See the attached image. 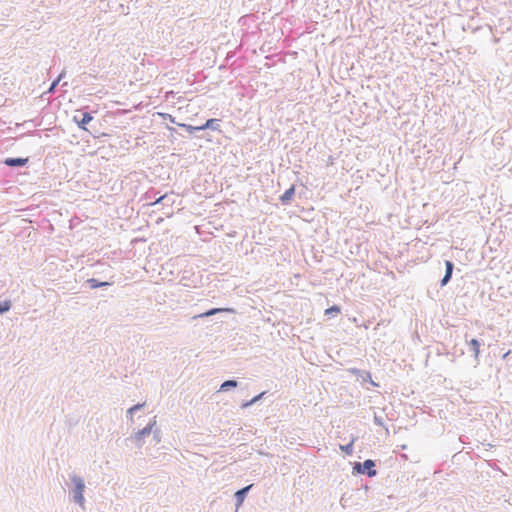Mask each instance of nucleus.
I'll return each instance as SVG.
<instances>
[{"mask_svg": "<svg viewBox=\"0 0 512 512\" xmlns=\"http://www.w3.org/2000/svg\"><path fill=\"white\" fill-rule=\"evenodd\" d=\"M152 433H153V438H154L157 442H159V441H160V434H161V431H160L159 429H157V428H156V429H154V428H153Z\"/></svg>", "mask_w": 512, "mask_h": 512, "instance_id": "nucleus-25", "label": "nucleus"}, {"mask_svg": "<svg viewBox=\"0 0 512 512\" xmlns=\"http://www.w3.org/2000/svg\"><path fill=\"white\" fill-rule=\"evenodd\" d=\"M93 120L90 112L85 110H77L73 116L72 121L77 124L78 128L87 131V125Z\"/></svg>", "mask_w": 512, "mask_h": 512, "instance_id": "nucleus-5", "label": "nucleus"}, {"mask_svg": "<svg viewBox=\"0 0 512 512\" xmlns=\"http://www.w3.org/2000/svg\"><path fill=\"white\" fill-rule=\"evenodd\" d=\"M178 126L183 128V129H185L189 134L195 135V136H197L198 132L203 131L202 125L193 126V125H190V124L181 123V124H178Z\"/></svg>", "mask_w": 512, "mask_h": 512, "instance_id": "nucleus-17", "label": "nucleus"}, {"mask_svg": "<svg viewBox=\"0 0 512 512\" xmlns=\"http://www.w3.org/2000/svg\"><path fill=\"white\" fill-rule=\"evenodd\" d=\"M220 122L221 120L216 118L207 119L206 122L202 124V129L203 131L210 129L213 131L222 132L220 129Z\"/></svg>", "mask_w": 512, "mask_h": 512, "instance_id": "nucleus-13", "label": "nucleus"}, {"mask_svg": "<svg viewBox=\"0 0 512 512\" xmlns=\"http://www.w3.org/2000/svg\"><path fill=\"white\" fill-rule=\"evenodd\" d=\"M296 193V186L292 184L285 192L279 197L282 205H290Z\"/></svg>", "mask_w": 512, "mask_h": 512, "instance_id": "nucleus-12", "label": "nucleus"}, {"mask_svg": "<svg viewBox=\"0 0 512 512\" xmlns=\"http://www.w3.org/2000/svg\"><path fill=\"white\" fill-rule=\"evenodd\" d=\"M444 264H445V274L442 277V279L440 280L441 288L445 287L450 282V280L453 276L454 269H455V265L451 260H445Z\"/></svg>", "mask_w": 512, "mask_h": 512, "instance_id": "nucleus-10", "label": "nucleus"}, {"mask_svg": "<svg viewBox=\"0 0 512 512\" xmlns=\"http://www.w3.org/2000/svg\"><path fill=\"white\" fill-rule=\"evenodd\" d=\"M162 116V118L164 120H168L170 123H173V124H179L178 122H176V119L174 116H172L171 114H168V113H161L160 114Z\"/></svg>", "mask_w": 512, "mask_h": 512, "instance_id": "nucleus-22", "label": "nucleus"}, {"mask_svg": "<svg viewBox=\"0 0 512 512\" xmlns=\"http://www.w3.org/2000/svg\"><path fill=\"white\" fill-rule=\"evenodd\" d=\"M253 486H254V484H249L247 486H244V487L238 489L234 493L236 509H239L243 505L248 493L250 492V490L252 489Z\"/></svg>", "mask_w": 512, "mask_h": 512, "instance_id": "nucleus-6", "label": "nucleus"}, {"mask_svg": "<svg viewBox=\"0 0 512 512\" xmlns=\"http://www.w3.org/2000/svg\"><path fill=\"white\" fill-rule=\"evenodd\" d=\"M350 372L356 376L357 380H361L362 382H368L374 387H379V384L372 380V375L369 371L361 370L358 368H352Z\"/></svg>", "mask_w": 512, "mask_h": 512, "instance_id": "nucleus-9", "label": "nucleus"}, {"mask_svg": "<svg viewBox=\"0 0 512 512\" xmlns=\"http://www.w3.org/2000/svg\"><path fill=\"white\" fill-rule=\"evenodd\" d=\"M29 160V157H7L2 163L10 168H20L26 166Z\"/></svg>", "mask_w": 512, "mask_h": 512, "instance_id": "nucleus-7", "label": "nucleus"}, {"mask_svg": "<svg viewBox=\"0 0 512 512\" xmlns=\"http://www.w3.org/2000/svg\"><path fill=\"white\" fill-rule=\"evenodd\" d=\"M145 406V403H137L135 405H133L132 407H130L128 410H127V416H130L132 418V415L141 410L143 407Z\"/></svg>", "mask_w": 512, "mask_h": 512, "instance_id": "nucleus-20", "label": "nucleus"}, {"mask_svg": "<svg viewBox=\"0 0 512 512\" xmlns=\"http://www.w3.org/2000/svg\"><path fill=\"white\" fill-rule=\"evenodd\" d=\"M236 310L228 307H209L202 308L201 305H195L187 315L189 320H198L200 318H208L218 316L221 319H234Z\"/></svg>", "mask_w": 512, "mask_h": 512, "instance_id": "nucleus-1", "label": "nucleus"}, {"mask_svg": "<svg viewBox=\"0 0 512 512\" xmlns=\"http://www.w3.org/2000/svg\"><path fill=\"white\" fill-rule=\"evenodd\" d=\"M166 199H169L168 193H165V194L161 195L160 197H158L154 202L151 203V205H156V204H160V203L164 204Z\"/></svg>", "mask_w": 512, "mask_h": 512, "instance_id": "nucleus-21", "label": "nucleus"}, {"mask_svg": "<svg viewBox=\"0 0 512 512\" xmlns=\"http://www.w3.org/2000/svg\"><path fill=\"white\" fill-rule=\"evenodd\" d=\"M167 129L171 132V134L177 132L176 129L174 127H171V126H167Z\"/></svg>", "mask_w": 512, "mask_h": 512, "instance_id": "nucleus-28", "label": "nucleus"}, {"mask_svg": "<svg viewBox=\"0 0 512 512\" xmlns=\"http://www.w3.org/2000/svg\"><path fill=\"white\" fill-rule=\"evenodd\" d=\"M12 308V302L9 299H5L0 302V316L8 312Z\"/></svg>", "mask_w": 512, "mask_h": 512, "instance_id": "nucleus-18", "label": "nucleus"}, {"mask_svg": "<svg viewBox=\"0 0 512 512\" xmlns=\"http://www.w3.org/2000/svg\"><path fill=\"white\" fill-rule=\"evenodd\" d=\"M349 320L356 321L357 319L355 317H353V318H349Z\"/></svg>", "mask_w": 512, "mask_h": 512, "instance_id": "nucleus-30", "label": "nucleus"}, {"mask_svg": "<svg viewBox=\"0 0 512 512\" xmlns=\"http://www.w3.org/2000/svg\"><path fill=\"white\" fill-rule=\"evenodd\" d=\"M239 382L236 379H228L222 382L220 385V392H227L233 388L238 387Z\"/></svg>", "mask_w": 512, "mask_h": 512, "instance_id": "nucleus-14", "label": "nucleus"}, {"mask_svg": "<svg viewBox=\"0 0 512 512\" xmlns=\"http://www.w3.org/2000/svg\"><path fill=\"white\" fill-rule=\"evenodd\" d=\"M362 326H363L364 328H366V329L368 328V326L365 324V322H363Z\"/></svg>", "mask_w": 512, "mask_h": 512, "instance_id": "nucleus-29", "label": "nucleus"}, {"mask_svg": "<svg viewBox=\"0 0 512 512\" xmlns=\"http://www.w3.org/2000/svg\"><path fill=\"white\" fill-rule=\"evenodd\" d=\"M353 475H366L370 478L377 476L376 461L366 459L363 462H355L352 468Z\"/></svg>", "mask_w": 512, "mask_h": 512, "instance_id": "nucleus-3", "label": "nucleus"}, {"mask_svg": "<svg viewBox=\"0 0 512 512\" xmlns=\"http://www.w3.org/2000/svg\"><path fill=\"white\" fill-rule=\"evenodd\" d=\"M341 313V307L334 304L324 310V315L328 318H335Z\"/></svg>", "mask_w": 512, "mask_h": 512, "instance_id": "nucleus-16", "label": "nucleus"}, {"mask_svg": "<svg viewBox=\"0 0 512 512\" xmlns=\"http://www.w3.org/2000/svg\"><path fill=\"white\" fill-rule=\"evenodd\" d=\"M373 421L375 425L384 427V420L381 416L374 414Z\"/></svg>", "mask_w": 512, "mask_h": 512, "instance_id": "nucleus-23", "label": "nucleus"}, {"mask_svg": "<svg viewBox=\"0 0 512 512\" xmlns=\"http://www.w3.org/2000/svg\"><path fill=\"white\" fill-rule=\"evenodd\" d=\"M173 203H174V200H173V199H171V197L169 196V199H166V200H165L164 205H172Z\"/></svg>", "mask_w": 512, "mask_h": 512, "instance_id": "nucleus-27", "label": "nucleus"}, {"mask_svg": "<svg viewBox=\"0 0 512 512\" xmlns=\"http://www.w3.org/2000/svg\"><path fill=\"white\" fill-rule=\"evenodd\" d=\"M353 445H354V440L350 441L349 443H347L345 445H340V449L346 455H352Z\"/></svg>", "mask_w": 512, "mask_h": 512, "instance_id": "nucleus-19", "label": "nucleus"}, {"mask_svg": "<svg viewBox=\"0 0 512 512\" xmlns=\"http://www.w3.org/2000/svg\"><path fill=\"white\" fill-rule=\"evenodd\" d=\"M466 343L468 346V351L473 352L474 362L476 366L479 363L480 347L481 345L484 344V341L473 338L471 340H466Z\"/></svg>", "mask_w": 512, "mask_h": 512, "instance_id": "nucleus-8", "label": "nucleus"}, {"mask_svg": "<svg viewBox=\"0 0 512 512\" xmlns=\"http://www.w3.org/2000/svg\"><path fill=\"white\" fill-rule=\"evenodd\" d=\"M58 84H59V82H58L56 79H54V80L52 81V83L50 84V87L48 88V91H47V92H48V93L53 92V91L56 89V87L58 86Z\"/></svg>", "mask_w": 512, "mask_h": 512, "instance_id": "nucleus-24", "label": "nucleus"}, {"mask_svg": "<svg viewBox=\"0 0 512 512\" xmlns=\"http://www.w3.org/2000/svg\"><path fill=\"white\" fill-rule=\"evenodd\" d=\"M113 284V281H100L99 279L96 278H89L84 282V285L89 289L109 287L112 286Z\"/></svg>", "mask_w": 512, "mask_h": 512, "instance_id": "nucleus-11", "label": "nucleus"}, {"mask_svg": "<svg viewBox=\"0 0 512 512\" xmlns=\"http://www.w3.org/2000/svg\"><path fill=\"white\" fill-rule=\"evenodd\" d=\"M155 425H156V416H154L144 428H142V429L138 430L136 433H134V435L131 436V438L134 439V441L140 447L142 445V442L144 441V439L152 433Z\"/></svg>", "mask_w": 512, "mask_h": 512, "instance_id": "nucleus-4", "label": "nucleus"}, {"mask_svg": "<svg viewBox=\"0 0 512 512\" xmlns=\"http://www.w3.org/2000/svg\"><path fill=\"white\" fill-rule=\"evenodd\" d=\"M65 70H63L55 79L60 83V81L65 77Z\"/></svg>", "mask_w": 512, "mask_h": 512, "instance_id": "nucleus-26", "label": "nucleus"}, {"mask_svg": "<svg viewBox=\"0 0 512 512\" xmlns=\"http://www.w3.org/2000/svg\"><path fill=\"white\" fill-rule=\"evenodd\" d=\"M73 487L70 491L71 500L83 506L85 502L84 491H85V481L81 476L73 474L70 476Z\"/></svg>", "mask_w": 512, "mask_h": 512, "instance_id": "nucleus-2", "label": "nucleus"}, {"mask_svg": "<svg viewBox=\"0 0 512 512\" xmlns=\"http://www.w3.org/2000/svg\"><path fill=\"white\" fill-rule=\"evenodd\" d=\"M237 511H238V509H236V511H235V512H237Z\"/></svg>", "mask_w": 512, "mask_h": 512, "instance_id": "nucleus-31", "label": "nucleus"}, {"mask_svg": "<svg viewBox=\"0 0 512 512\" xmlns=\"http://www.w3.org/2000/svg\"><path fill=\"white\" fill-rule=\"evenodd\" d=\"M267 392L266 391H263L257 395H255L253 398H251L250 400H247V401H244L242 404H241V408L242 409H246L248 407H251L252 405L256 404L258 401H260L261 399L264 398L265 394Z\"/></svg>", "mask_w": 512, "mask_h": 512, "instance_id": "nucleus-15", "label": "nucleus"}]
</instances>
